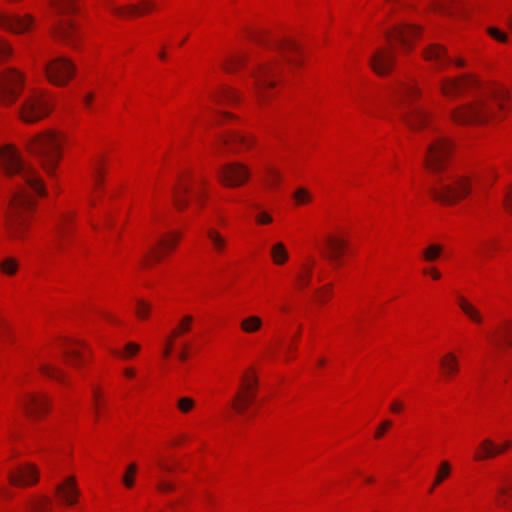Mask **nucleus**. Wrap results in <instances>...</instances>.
Listing matches in <instances>:
<instances>
[{
  "mask_svg": "<svg viewBox=\"0 0 512 512\" xmlns=\"http://www.w3.org/2000/svg\"><path fill=\"white\" fill-rule=\"evenodd\" d=\"M56 233H57V237H58V239L56 240V245H57L58 248H61V246H62L61 240L66 235V229H65L64 225H59L57 227V232Z\"/></svg>",
  "mask_w": 512,
  "mask_h": 512,
  "instance_id": "obj_61",
  "label": "nucleus"
},
{
  "mask_svg": "<svg viewBox=\"0 0 512 512\" xmlns=\"http://www.w3.org/2000/svg\"><path fill=\"white\" fill-rule=\"evenodd\" d=\"M1 270L7 275H13L17 271V261L14 258H7L0 264Z\"/></svg>",
  "mask_w": 512,
  "mask_h": 512,
  "instance_id": "obj_46",
  "label": "nucleus"
},
{
  "mask_svg": "<svg viewBox=\"0 0 512 512\" xmlns=\"http://www.w3.org/2000/svg\"><path fill=\"white\" fill-rule=\"evenodd\" d=\"M250 37L260 45L267 48H275L288 62L297 64V61L289 56L290 52H296L298 50L297 44L292 40L273 39L270 41L264 32H252Z\"/></svg>",
  "mask_w": 512,
  "mask_h": 512,
  "instance_id": "obj_15",
  "label": "nucleus"
},
{
  "mask_svg": "<svg viewBox=\"0 0 512 512\" xmlns=\"http://www.w3.org/2000/svg\"><path fill=\"white\" fill-rule=\"evenodd\" d=\"M440 89L446 97L454 98L465 93H473L479 89V83L476 79L469 75L459 78L443 79Z\"/></svg>",
  "mask_w": 512,
  "mask_h": 512,
  "instance_id": "obj_12",
  "label": "nucleus"
},
{
  "mask_svg": "<svg viewBox=\"0 0 512 512\" xmlns=\"http://www.w3.org/2000/svg\"><path fill=\"white\" fill-rule=\"evenodd\" d=\"M450 471H451L450 463L448 461H443L439 466V469H438V472H437V475H436V478L434 481V485L430 489V492L433 491V489L436 485H439L440 483H442L449 476Z\"/></svg>",
  "mask_w": 512,
  "mask_h": 512,
  "instance_id": "obj_38",
  "label": "nucleus"
},
{
  "mask_svg": "<svg viewBox=\"0 0 512 512\" xmlns=\"http://www.w3.org/2000/svg\"><path fill=\"white\" fill-rule=\"evenodd\" d=\"M205 181L203 179L190 181L181 179L176 188L173 191L174 205L178 210H184L188 206V199L186 194L192 193L194 199L199 205H202V198L204 196L203 186Z\"/></svg>",
  "mask_w": 512,
  "mask_h": 512,
  "instance_id": "obj_11",
  "label": "nucleus"
},
{
  "mask_svg": "<svg viewBox=\"0 0 512 512\" xmlns=\"http://www.w3.org/2000/svg\"><path fill=\"white\" fill-rule=\"evenodd\" d=\"M40 370L47 377H50V378H53L56 380H61V376H62L61 371L51 365L42 364L40 366Z\"/></svg>",
  "mask_w": 512,
  "mask_h": 512,
  "instance_id": "obj_47",
  "label": "nucleus"
},
{
  "mask_svg": "<svg viewBox=\"0 0 512 512\" xmlns=\"http://www.w3.org/2000/svg\"><path fill=\"white\" fill-rule=\"evenodd\" d=\"M150 309L151 306L149 303L145 302L144 300H138L135 313L139 318L145 319L147 318Z\"/></svg>",
  "mask_w": 512,
  "mask_h": 512,
  "instance_id": "obj_49",
  "label": "nucleus"
},
{
  "mask_svg": "<svg viewBox=\"0 0 512 512\" xmlns=\"http://www.w3.org/2000/svg\"><path fill=\"white\" fill-rule=\"evenodd\" d=\"M238 99V94L236 91L229 87L223 88L217 95H215L214 100L218 103L221 102H228V103H234Z\"/></svg>",
  "mask_w": 512,
  "mask_h": 512,
  "instance_id": "obj_36",
  "label": "nucleus"
},
{
  "mask_svg": "<svg viewBox=\"0 0 512 512\" xmlns=\"http://www.w3.org/2000/svg\"><path fill=\"white\" fill-rule=\"evenodd\" d=\"M256 221L259 224H269L272 222V217L266 212H260L256 216Z\"/></svg>",
  "mask_w": 512,
  "mask_h": 512,
  "instance_id": "obj_59",
  "label": "nucleus"
},
{
  "mask_svg": "<svg viewBox=\"0 0 512 512\" xmlns=\"http://www.w3.org/2000/svg\"><path fill=\"white\" fill-rule=\"evenodd\" d=\"M53 6L61 17L58 24L54 27V36L74 47L78 34L74 24L66 16L76 10L75 0H53Z\"/></svg>",
  "mask_w": 512,
  "mask_h": 512,
  "instance_id": "obj_7",
  "label": "nucleus"
},
{
  "mask_svg": "<svg viewBox=\"0 0 512 512\" xmlns=\"http://www.w3.org/2000/svg\"><path fill=\"white\" fill-rule=\"evenodd\" d=\"M271 257L277 265H282L287 261L288 252L283 243L278 242L272 246Z\"/></svg>",
  "mask_w": 512,
  "mask_h": 512,
  "instance_id": "obj_33",
  "label": "nucleus"
},
{
  "mask_svg": "<svg viewBox=\"0 0 512 512\" xmlns=\"http://www.w3.org/2000/svg\"><path fill=\"white\" fill-rule=\"evenodd\" d=\"M277 69V64L266 63L258 65L252 70L251 75L254 79L256 92L259 94V96L262 95L265 88L273 87L275 85L273 77L275 76Z\"/></svg>",
  "mask_w": 512,
  "mask_h": 512,
  "instance_id": "obj_16",
  "label": "nucleus"
},
{
  "mask_svg": "<svg viewBox=\"0 0 512 512\" xmlns=\"http://www.w3.org/2000/svg\"><path fill=\"white\" fill-rule=\"evenodd\" d=\"M504 202L506 209L512 214V187L507 192Z\"/></svg>",
  "mask_w": 512,
  "mask_h": 512,
  "instance_id": "obj_64",
  "label": "nucleus"
},
{
  "mask_svg": "<svg viewBox=\"0 0 512 512\" xmlns=\"http://www.w3.org/2000/svg\"><path fill=\"white\" fill-rule=\"evenodd\" d=\"M207 236L217 251H222L224 249L226 241L216 230L209 229L207 231Z\"/></svg>",
  "mask_w": 512,
  "mask_h": 512,
  "instance_id": "obj_43",
  "label": "nucleus"
},
{
  "mask_svg": "<svg viewBox=\"0 0 512 512\" xmlns=\"http://www.w3.org/2000/svg\"><path fill=\"white\" fill-rule=\"evenodd\" d=\"M419 34V28L409 24H401L394 27L393 31H388L386 36L392 43L398 41L403 48H411V40ZM370 66L379 75L388 74L394 63L392 47L390 49L382 48L377 50L370 58Z\"/></svg>",
  "mask_w": 512,
  "mask_h": 512,
  "instance_id": "obj_4",
  "label": "nucleus"
},
{
  "mask_svg": "<svg viewBox=\"0 0 512 512\" xmlns=\"http://www.w3.org/2000/svg\"><path fill=\"white\" fill-rule=\"evenodd\" d=\"M265 173V183L268 187L274 188L281 180V173L274 167L267 166L264 168Z\"/></svg>",
  "mask_w": 512,
  "mask_h": 512,
  "instance_id": "obj_35",
  "label": "nucleus"
},
{
  "mask_svg": "<svg viewBox=\"0 0 512 512\" xmlns=\"http://www.w3.org/2000/svg\"><path fill=\"white\" fill-rule=\"evenodd\" d=\"M180 237V233H170L164 237L159 238L157 245L160 249L151 247L150 250L145 254L142 265H149L150 259L159 262L162 259L164 252L174 249Z\"/></svg>",
  "mask_w": 512,
  "mask_h": 512,
  "instance_id": "obj_18",
  "label": "nucleus"
},
{
  "mask_svg": "<svg viewBox=\"0 0 512 512\" xmlns=\"http://www.w3.org/2000/svg\"><path fill=\"white\" fill-rule=\"evenodd\" d=\"M140 350V346L134 342H129L124 348V352L121 353L117 350H112V353L123 358H129L135 356Z\"/></svg>",
  "mask_w": 512,
  "mask_h": 512,
  "instance_id": "obj_44",
  "label": "nucleus"
},
{
  "mask_svg": "<svg viewBox=\"0 0 512 512\" xmlns=\"http://www.w3.org/2000/svg\"><path fill=\"white\" fill-rule=\"evenodd\" d=\"M36 512H48L52 505V500L47 496H40L31 503Z\"/></svg>",
  "mask_w": 512,
  "mask_h": 512,
  "instance_id": "obj_39",
  "label": "nucleus"
},
{
  "mask_svg": "<svg viewBox=\"0 0 512 512\" xmlns=\"http://www.w3.org/2000/svg\"><path fill=\"white\" fill-rule=\"evenodd\" d=\"M319 300L321 302H325L327 298H329L332 294V284H327L323 286L321 289L317 290Z\"/></svg>",
  "mask_w": 512,
  "mask_h": 512,
  "instance_id": "obj_54",
  "label": "nucleus"
},
{
  "mask_svg": "<svg viewBox=\"0 0 512 512\" xmlns=\"http://www.w3.org/2000/svg\"><path fill=\"white\" fill-rule=\"evenodd\" d=\"M248 56L245 54H235L232 56H229L225 61L223 62V68L227 72H233L237 68L241 67L247 60Z\"/></svg>",
  "mask_w": 512,
  "mask_h": 512,
  "instance_id": "obj_32",
  "label": "nucleus"
},
{
  "mask_svg": "<svg viewBox=\"0 0 512 512\" xmlns=\"http://www.w3.org/2000/svg\"><path fill=\"white\" fill-rule=\"evenodd\" d=\"M402 119L412 130H417L427 122L428 113L420 107H409L402 112Z\"/></svg>",
  "mask_w": 512,
  "mask_h": 512,
  "instance_id": "obj_21",
  "label": "nucleus"
},
{
  "mask_svg": "<svg viewBox=\"0 0 512 512\" xmlns=\"http://www.w3.org/2000/svg\"><path fill=\"white\" fill-rule=\"evenodd\" d=\"M507 91L503 87L481 91L476 98L467 105L454 109L451 118L458 124L483 123L494 114V105L499 110L505 109Z\"/></svg>",
  "mask_w": 512,
  "mask_h": 512,
  "instance_id": "obj_2",
  "label": "nucleus"
},
{
  "mask_svg": "<svg viewBox=\"0 0 512 512\" xmlns=\"http://www.w3.org/2000/svg\"><path fill=\"white\" fill-rule=\"evenodd\" d=\"M24 86V78L15 69H6L0 73V102L5 106L12 105L20 96Z\"/></svg>",
  "mask_w": 512,
  "mask_h": 512,
  "instance_id": "obj_9",
  "label": "nucleus"
},
{
  "mask_svg": "<svg viewBox=\"0 0 512 512\" xmlns=\"http://www.w3.org/2000/svg\"><path fill=\"white\" fill-rule=\"evenodd\" d=\"M55 494L62 504L66 506L75 505L80 495L75 477H67L62 483L57 484Z\"/></svg>",
  "mask_w": 512,
  "mask_h": 512,
  "instance_id": "obj_19",
  "label": "nucleus"
},
{
  "mask_svg": "<svg viewBox=\"0 0 512 512\" xmlns=\"http://www.w3.org/2000/svg\"><path fill=\"white\" fill-rule=\"evenodd\" d=\"M18 115L26 123H35L51 112L50 99L39 93L28 95L18 108Z\"/></svg>",
  "mask_w": 512,
  "mask_h": 512,
  "instance_id": "obj_8",
  "label": "nucleus"
},
{
  "mask_svg": "<svg viewBox=\"0 0 512 512\" xmlns=\"http://www.w3.org/2000/svg\"><path fill=\"white\" fill-rule=\"evenodd\" d=\"M491 337L492 341L496 345L512 347V323H507L503 327L497 329Z\"/></svg>",
  "mask_w": 512,
  "mask_h": 512,
  "instance_id": "obj_28",
  "label": "nucleus"
},
{
  "mask_svg": "<svg viewBox=\"0 0 512 512\" xmlns=\"http://www.w3.org/2000/svg\"><path fill=\"white\" fill-rule=\"evenodd\" d=\"M32 22L33 18L30 15L20 17L19 15L0 12V27L14 33H22L26 31Z\"/></svg>",
  "mask_w": 512,
  "mask_h": 512,
  "instance_id": "obj_20",
  "label": "nucleus"
},
{
  "mask_svg": "<svg viewBox=\"0 0 512 512\" xmlns=\"http://www.w3.org/2000/svg\"><path fill=\"white\" fill-rule=\"evenodd\" d=\"M254 397L255 393H237L231 405L237 412L243 413L249 404L253 401Z\"/></svg>",
  "mask_w": 512,
  "mask_h": 512,
  "instance_id": "obj_31",
  "label": "nucleus"
},
{
  "mask_svg": "<svg viewBox=\"0 0 512 512\" xmlns=\"http://www.w3.org/2000/svg\"><path fill=\"white\" fill-rule=\"evenodd\" d=\"M241 329L246 333H254L262 326V320L258 316H249L242 320Z\"/></svg>",
  "mask_w": 512,
  "mask_h": 512,
  "instance_id": "obj_34",
  "label": "nucleus"
},
{
  "mask_svg": "<svg viewBox=\"0 0 512 512\" xmlns=\"http://www.w3.org/2000/svg\"><path fill=\"white\" fill-rule=\"evenodd\" d=\"M157 488L161 492H170L174 490V485L170 482L160 480L157 484Z\"/></svg>",
  "mask_w": 512,
  "mask_h": 512,
  "instance_id": "obj_58",
  "label": "nucleus"
},
{
  "mask_svg": "<svg viewBox=\"0 0 512 512\" xmlns=\"http://www.w3.org/2000/svg\"><path fill=\"white\" fill-rule=\"evenodd\" d=\"M488 33L493 38H495L496 40H498L500 42H505L507 40V35L505 33L501 32L500 30H498L497 28H490L488 30Z\"/></svg>",
  "mask_w": 512,
  "mask_h": 512,
  "instance_id": "obj_56",
  "label": "nucleus"
},
{
  "mask_svg": "<svg viewBox=\"0 0 512 512\" xmlns=\"http://www.w3.org/2000/svg\"><path fill=\"white\" fill-rule=\"evenodd\" d=\"M136 472L137 465L135 463H131L127 466L125 473L122 477V482L127 488L133 487Z\"/></svg>",
  "mask_w": 512,
  "mask_h": 512,
  "instance_id": "obj_41",
  "label": "nucleus"
},
{
  "mask_svg": "<svg viewBox=\"0 0 512 512\" xmlns=\"http://www.w3.org/2000/svg\"><path fill=\"white\" fill-rule=\"evenodd\" d=\"M248 168L239 162H231L223 165L218 171L219 180L226 186L236 187L244 184L249 179Z\"/></svg>",
  "mask_w": 512,
  "mask_h": 512,
  "instance_id": "obj_13",
  "label": "nucleus"
},
{
  "mask_svg": "<svg viewBox=\"0 0 512 512\" xmlns=\"http://www.w3.org/2000/svg\"><path fill=\"white\" fill-rule=\"evenodd\" d=\"M155 8V3L151 0H144L141 2L140 5H129L126 7H119L111 5L110 9L111 11L120 16V17H126L134 14H144L152 9Z\"/></svg>",
  "mask_w": 512,
  "mask_h": 512,
  "instance_id": "obj_24",
  "label": "nucleus"
},
{
  "mask_svg": "<svg viewBox=\"0 0 512 512\" xmlns=\"http://www.w3.org/2000/svg\"><path fill=\"white\" fill-rule=\"evenodd\" d=\"M311 276V268H306L305 273H300L297 276L298 284L300 288H304L309 285Z\"/></svg>",
  "mask_w": 512,
  "mask_h": 512,
  "instance_id": "obj_53",
  "label": "nucleus"
},
{
  "mask_svg": "<svg viewBox=\"0 0 512 512\" xmlns=\"http://www.w3.org/2000/svg\"><path fill=\"white\" fill-rule=\"evenodd\" d=\"M256 385H257V378L255 376H252V377L244 376L243 377L242 386H241L243 392L254 393L253 390L256 387Z\"/></svg>",
  "mask_w": 512,
  "mask_h": 512,
  "instance_id": "obj_50",
  "label": "nucleus"
},
{
  "mask_svg": "<svg viewBox=\"0 0 512 512\" xmlns=\"http://www.w3.org/2000/svg\"><path fill=\"white\" fill-rule=\"evenodd\" d=\"M64 355L67 358L68 362L74 367H78L80 363L84 361L81 352L75 347H70L67 350H65Z\"/></svg>",
  "mask_w": 512,
  "mask_h": 512,
  "instance_id": "obj_37",
  "label": "nucleus"
},
{
  "mask_svg": "<svg viewBox=\"0 0 512 512\" xmlns=\"http://www.w3.org/2000/svg\"><path fill=\"white\" fill-rule=\"evenodd\" d=\"M442 252V246L438 244H431L423 251V257L428 262L435 261Z\"/></svg>",
  "mask_w": 512,
  "mask_h": 512,
  "instance_id": "obj_42",
  "label": "nucleus"
},
{
  "mask_svg": "<svg viewBox=\"0 0 512 512\" xmlns=\"http://www.w3.org/2000/svg\"><path fill=\"white\" fill-rule=\"evenodd\" d=\"M195 405V402L190 397H182L178 400L177 407L182 413L190 412Z\"/></svg>",
  "mask_w": 512,
  "mask_h": 512,
  "instance_id": "obj_48",
  "label": "nucleus"
},
{
  "mask_svg": "<svg viewBox=\"0 0 512 512\" xmlns=\"http://www.w3.org/2000/svg\"><path fill=\"white\" fill-rule=\"evenodd\" d=\"M8 478L10 483L14 486H29L38 482L39 471L36 466L28 463L18 466L17 468L10 471Z\"/></svg>",
  "mask_w": 512,
  "mask_h": 512,
  "instance_id": "obj_17",
  "label": "nucleus"
},
{
  "mask_svg": "<svg viewBox=\"0 0 512 512\" xmlns=\"http://www.w3.org/2000/svg\"><path fill=\"white\" fill-rule=\"evenodd\" d=\"M420 91L416 84L407 83L403 84L398 91V101L402 106H405L407 102L413 101L418 98Z\"/></svg>",
  "mask_w": 512,
  "mask_h": 512,
  "instance_id": "obj_29",
  "label": "nucleus"
},
{
  "mask_svg": "<svg viewBox=\"0 0 512 512\" xmlns=\"http://www.w3.org/2000/svg\"><path fill=\"white\" fill-rule=\"evenodd\" d=\"M24 413L31 418H40L49 410V399L42 393H28L18 400Z\"/></svg>",
  "mask_w": 512,
  "mask_h": 512,
  "instance_id": "obj_14",
  "label": "nucleus"
},
{
  "mask_svg": "<svg viewBox=\"0 0 512 512\" xmlns=\"http://www.w3.org/2000/svg\"><path fill=\"white\" fill-rule=\"evenodd\" d=\"M0 167L10 178H19L33 193L44 194L42 180L36 171L22 159L20 152L11 144L0 147Z\"/></svg>",
  "mask_w": 512,
  "mask_h": 512,
  "instance_id": "obj_3",
  "label": "nucleus"
},
{
  "mask_svg": "<svg viewBox=\"0 0 512 512\" xmlns=\"http://www.w3.org/2000/svg\"><path fill=\"white\" fill-rule=\"evenodd\" d=\"M8 212L6 213V228L9 235L15 239H22L27 223L26 211L34 204L31 193L16 183Z\"/></svg>",
  "mask_w": 512,
  "mask_h": 512,
  "instance_id": "obj_5",
  "label": "nucleus"
},
{
  "mask_svg": "<svg viewBox=\"0 0 512 512\" xmlns=\"http://www.w3.org/2000/svg\"><path fill=\"white\" fill-rule=\"evenodd\" d=\"M404 409V403L400 400H394L390 404V411L392 413L398 414Z\"/></svg>",
  "mask_w": 512,
  "mask_h": 512,
  "instance_id": "obj_60",
  "label": "nucleus"
},
{
  "mask_svg": "<svg viewBox=\"0 0 512 512\" xmlns=\"http://www.w3.org/2000/svg\"><path fill=\"white\" fill-rule=\"evenodd\" d=\"M193 322V317L191 315H185L177 328H175L172 332H171V337H177L179 336L180 334L182 333H186L190 330V327H191V324Z\"/></svg>",
  "mask_w": 512,
  "mask_h": 512,
  "instance_id": "obj_40",
  "label": "nucleus"
},
{
  "mask_svg": "<svg viewBox=\"0 0 512 512\" xmlns=\"http://www.w3.org/2000/svg\"><path fill=\"white\" fill-rule=\"evenodd\" d=\"M440 367L446 378L452 377L459 371V363L457 356L452 352L446 353L440 359Z\"/></svg>",
  "mask_w": 512,
  "mask_h": 512,
  "instance_id": "obj_27",
  "label": "nucleus"
},
{
  "mask_svg": "<svg viewBox=\"0 0 512 512\" xmlns=\"http://www.w3.org/2000/svg\"><path fill=\"white\" fill-rule=\"evenodd\" d=\"M293 197L295 199L296 204L298 205L306 204L311 200V194L304 187L296 189L293 194Z\"/></svg>",
  "mask_w": 512,
  "mask_h": 512,
  "instance_id": "obj_45",
  "label": "nucleus"
},
{
  "mask_svg": "<svg viewBox=\"0 0 512 512\" xmlns=\"http://www.w3.org/2000/svg\"><path fill=\"white\" fill-rule=\"evenodd\" d=\"M11 53L9 44L0 39V61L8 57Z\"/></svg>",
  "mask_w": 512,
  "mask_h": 512,
  "instance_id": "obj_57",
  "label": "nucleus"
},
{
  "mask_svg": "<svg viewBox=\"0 0 512 512\" xmlns=\"http://www.w3.org/2000/svg\"><path fill=\"white\" fill-rule=\"evenodd\" d=\"M12 338L9 326L2 320H0V345L5 344Z\"/></svg>",
  "mask_w": 512,
  "mask_h": 512,
  "instance_id": "obj_52",
  "label": "nucleus"
},
{
  "mask_svg": "<svg viewBox=\"0 0 512 512\" xmlns=\"http://www.w3.org/2000/svg\"><path fill=\"white\" fill-rule=\"evenodd\" d=\"M325 243L327 249L322 251L323 256L335 265H338L339 259L346 248L345 241L333 236H327Z\"/></svg>",
  "mask_w": 512,
  "mask_h": 512,
  "instance_id": "obj_23",
  "label": "nucleus"
},
{
  "mask_svg": "<svg viewBox=\"0 0 512 512\" xmlns=\"http://www.w3.org/2000/svg\"><path fill=\"white\" fill-rule=\"evenodd\" d=\"M223 144L232 152H240L253 146L254 139L249 135L233 132L223 137Z\"/></svg>",
  "mask_w": 512,
  "mask_h": 512,
  "instance_id": "obj_22",
  "label": "nucleus"
},
{
  "mask_svg": "<svg viewBox=\"0 0 512 512\" xmlns=\"http://www.w3.org/2000/svg\"><path fill=\"white\" fill-rule=\"evenodd\" d=\"M30 152L48 174H52L61 158V140L54 132L40 134L28 143Z\"/></svg>",
  "mask_w": 512,
  "mask_h": 512,
  "instance_id": "obj_6",
  "label": "nucleus"
},
{
  "mask_svg": "<svg viewBox=\"0 0 512 512\" xmlns=\"http://www.w3.org/2000/svg\"><path fill=\"white\" fill-rule=\"evenodd\" d=\"M461 6L462 3L460 0H443L439 3L436 4L435 6V9L437 10H440V11H446V12H450V10L452 9V6Z\"/></svg>",
  "mask_w": 512,
  "mask_h": 512,
  "instance_id": "obj_51",
  "label": "nucleus"
},
{
  "mask_svg": "<svg viewBox=\"0 0 512 512\" xmlns=\"http://www.w3.org/2000/svg\"><path fill=\"white\" fill-rule=\"evenodd\" d=\"M423 56L426 60L435 62L438 67L444 66L452 61L448 57L445 48L438 44L428 46L424 50Z\"/></svg>",
  "mask_w": 512,
  "mask_h": 512,
  "instance_id": "obj_25",
  "label": "nucleus"
},
{
  "mask_svg": "<svg viewBox=\"0 0 512 512\" xmlns=\"http://www.w3.org/2000/svg\"><path fill=\"white\" fill-rule=\"evenodd\" d=\"M392 425V422L390 420L383 421L377 430L375 431V438L380 439L385 434L386 430L390 428Z\"/></svg>",
  "mask_w": 512,
  "mask_h": 512,
  "instance_id": "obj_55",
  "label": "nucleus"
},
{
  "mask_svg": "<svg viewBox=\"0 0 512 512\" xmlns=\"http://www.w3.org/2000/svg\"><path fill=\"white\" fill-rule=\"evenodd\" d=\"M458 304L460 309L466 315V317L476 324H482L484 321V317L481 311L471 302H469L464 297L460 296L458 299Z\"/></svg>",
  "mask_w": 512,
  "mask_h": 512,
  "instance_id": "obj_26",
  "label": "nucleus"
},
{
  "mask_svg": "<svg viewBox=\"0 0 512 512\" xmlns=\"http://www.w3.org/2000/svg\"><path fill=\"white\" fill-rule=\"evenodd\" d=\"M93 179H94V182H95V186H97L98 184L101 183L103 177H102V171L100 169V167L98 166H95L94 167V171H93Z\"/></svg>",
  "mask_w": 512,
  "mask_h": 512,
  "instance_id": "obj_62",
  "label": "nucleus"
},
{
  "mask_svg": "<svg viewBox=\"0 0 512 512\" xmlns=\"http://www.w3.org/2000/svg\"><path fill=\"white\" fill-rule=\"evenodd\" d=\"M47 79L54 85H66L75 74V65L63 56L56 57L43 65Z\"/></svg>",
  "mask_w": 512,
  "mask_h": 512,
  "instance_id": "obj_10",
  "label": "nucleus"
},
{
  "mask_svg": "<svg viewBox=\"0 0 512 512\" xmlns=\"http://www.w3.org/2000/svg\"><path fill=\"white\" fill-rule=\"evenodd\" d=\"M423 273H424V274H429V275H431V277H432L433 279H435V280H438V279H440V277H441V273H440L436 268H434V267H431V268H425V269L423 270Z\"/></svg>",
  "mask_w": 512,
  "mask_h": 512,
  "instance_id": "obj_63",
  "label": "nucleus"
},
{
  "mask_svg": "<svg viewBox=\"0 0 512 512\" xmlns=\"http://www.w3.org/2000/svg\"><path fill=\"white\" fill-rule=\"evenodd\" d=\"M480 451L474 455V459L481 461L489 458L496 457L499 455V450H496V443L491 439H484L479 445Z\"/></svg>",
  "mask_w": 512,
  "mask_h": 512,
  "instance_id": "obj_30",
  "label": "nucleus"
},
{
  "mask_svg": "<svg viewBox=\"0 0 512 512\" xmlns=\"http://www.w3.org/2000/svg\"><path fill=\"white\" fill-rule=\"evenodd\" d=\"M450 151L449 142L441 138L428 146L424 159L425 167L433 174V181L428 191L435 200L445 204L459 201L471 190L469 178L460 175L439 174L444 169Z\"/></svg>",
  "mask_w": 512,
  "mask_h": 512,
  "instance_id": "obj_1",
  "label": "nucleus"
}]
</instances>
